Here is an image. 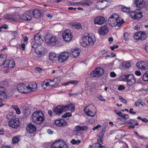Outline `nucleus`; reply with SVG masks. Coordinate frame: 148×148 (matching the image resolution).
<instances>
[{
	"label": "nucleus",
	"mask_w": 148,
	"mask_h": 148,
	"mask_svg": "<svg viewBox=\"0 0 148 148\" xmlns=\"http://www.w3.org/2000/svg\"><path fill=\"white\" fill-rule=\"evenodd\" d=\"M7 58L5 55H0V66L5 65L6 63Z\"/></svg>",
	"instance_id": "obj_29"
},
{
	"label": "nucleus",
	"mask_w": 148,
	"mask_h": 148,
	"mask_svg": "<svg viewBox=\"0 0 148 148\" xmlns=\"http://www.w3.org/2000/svg\"><path fill=\"white\" fill-rule=\"evenodd\" d=\"M136 82V79L134 77L133 75H130L129 77H128L127 82V85L131 86L134 85Z\"/></svg>",
	"instance_id": "obj_23"
},
{
	"label": "nucleus",
	"mask_w": 148,
	"mask_h": 148,
	"mask_svg": "<svg viewBox=\"0 0 148 148\" xmlns=\"http://www.w3.org/2000/svg\"><path fill=\"white\" fill-rule=\"evenodd\" d=\"M136 66L139 69L145 70L147 69V65L145 62H138L136 63Z\"/></svg>",
	"instance_id": "obj_26"
},
{
	"label": "nucleus",
	"mask_w": 148,
	"mask_h": 148,
	"mask_svg": "<svg viewBox=\"0 0 148 148\" xmlns=\"http://www.w3.org/2000/svg\"><path fill=\"white\" fill-rule=\"evenodd\" d=\"M105 21V19L103 17L99 16L96 17L94 21L95 24L101 25Z\"/></svg>",
	"instance_id": "obj_19"
},
{
	"label": "nucleus",
	"mask_w": 148,
	"mask_h": 148,
	"mask_svg": "<svg viewBox=\"0 0 148 148\" xmlns=\"http://www.w3.org/2000/svg\"><path fill=\"white\" fill-rule=\"evenodd\" d=\"M4 66V67H7L8 69L10 68H13L15 66V63L14 60H7L6 59V63Z\"/></svg>",
	"instance_id": "obj_24"
},
{
	"label": "nucleus",
	"mask_w": 148,
	"mask_h": 148,
	"mask_svg": "<svg viewBox=\"0 0 148 148\" xmlns=\"http://www.w3.org/2000/svg\"><path fill=\"white\" fill-rule=\"evenodd\" d=\"M51 148H68L66 143L63 140H59L53 143Z\"/></svg>",
	"instance_id": "obj_7"
},
{
	"label": "nucleus",
	"mask_w": 148,
	"mask_h": 148,
	"mask_svg": "<svg viewBox=\"0 0 148 148\" xmlns=\"http://www.w3.org/2000/svg\"><path fill=\"white\" fill-rule=\"evenodd\" d=\"M71 116V112H66L64 115L62 116V118H66L68 116Z\"/></svg>",
	"instance_id": "obj_51"
},
{
	"label": "nucleus",
	"mask_w": 148,
	"mask_h": 148,
	"mask_svg": "<svg viewBox=\"0 0 148 148\" xmlns=\"http://www.w3.org/2000/svg\"><path fill=\"white\" fill-rule=\"evenodd\" d=\"M67 108L65 106L59 105L53 109L54 112L58 115H60L63 112H66Z\"/></svg>",
	"instance_id": "obj_8"
},
{
	"label": "nucleus",
	"mask_w": 148,
	"mask_h": 148,
	"mask_svg": "<svg viewBox=\"0 0 148 148\" xmlns=\"http://www.w3.org/2000/svg\"><path fill=\"white\" fill-rule=\"evenodd\" d=\"M103 73V69L101 68H96L91 73L92 77H99Z\"/></svg>",
	"instance_id": "obj_13"
},
{
	"label": "nucleus",
	"mask_w": 148,
	"mask_h": 148,
	"mask_svg": "<svg viewBox=\"0 0 148 148\" xmlns=\"http://www.w3.org/2000/svg\"><path fill=\"white\" fill-rule=\"evenodd\" d=\"M45 42L48 46H53L58 43L60 39L54 36L48 37V36L45 37Z\"/></svg>",
	"instance_id": "obj_5"
},
{
	"label": "nucleus",
	"mask_w": 148,
	"mask_h": 148,
	"mask_svg": "<svg viewBox=\"0 0 148 148\" xmlns=\"http://www.w3.org/2000/svg\"><path fill=\"white\" fill-rule=\"evenodd\" d=\"M134 39L136 40H143L147 38V36L145 32H138L135 33L133 36Z\"/></svg>",
	"instance_id": "obj_9"
},
{
	"label": "nucleus",
	"mask_w": 148,
	"mask_h": 148,
	"mask_svg": "<svg viewBox=\"0 0 148 148\" xmlns=\"http://www.w3.org/2000/svg\"><path fill=\"white\" fill-rule=\"evenodd\" d=\"M130 75H131V74H125L122 75L121 77L122 80L123 81H127V79L128 78V77H129V76Z\"/></svg>",
	"instance_id": "obj_41"
},
{
	"label": "nucleus",
	"mask_w": 148,
	"mask_h": 148,
	"mask_svg": "<svg viewBox=\"0 0 148 148\" xmlns=\"http://www.w3.org/2000/svg\"><path fill=\"white\" fill-rule=\"evenodd\" d=\"M70 54V53L68 52L60 53L58 57V61L61 63L65 62L68 58Z\"/></svg>",
	"instance_id": "obj_10"
},
{
	"label": "nucleus",
	"mask_w": 148,
	"mask_h": 148,
	"mask_svg": "<svg viewBox=\"0 0 148 148\" xmlns=\"http://www.w3.org/2000/svg\"><path fill=\"white\" fill-rule=\"evenodd\" d=\"M121 10L122 11L127 13H128L130 11L129 8L125 6L121 8Z\"/></svg>",
	"instance_id": "obj_47"
},
{
	"label": "nucleus",
	"mask_w": 148,
	"mask_h": 148,
	"mask_svg": "<svg viewBox=\"0 0 148 148\" xmlns=\"http://www.w3.org/2000/svg\"><path fill=\"white\" fill-rule=\"evenodd\" d=\"M101 127V125L99 124L97 125L95 127H93L92 128V130H98L99 128Z\"/></svg>",
	"instance_id": "obj_62"
},
{
	"label": "nucleus",
	"mask_w": 148,
	"mask_h": 148,
	"mask_svg": "<svg viewBox=\"0 0 148 148\" xmlns=\"http://www.w3.org/2000/svg\"><path fill=\"white\" fill-rule=\"evenodd\" d=\"M28 82L23 83H19L17 85V89L18 91L23 93H28Z\"/></svg>",
	"instance_id": "obj_6"
},
{
	"label": "nucleus",
	"mask_w": 148,
	"mask_h": 148,
	"mask_svg": "<svg viewBox=\"0 0 148 148\" xmlns=\"http://www.w3.org/2000/svg\"><path fill=\"white\" fill-rule=\"evenodd\" d=\"M29 13V14L33 15V17L36 18H38L41 15L40 12L36 9L30 10Z\"/></svg>",
	"instance_id": "obj_18"
},
{
	"label": "nucleus",
	"mask_w": 148,
	"mask_h": 148,
	"mask_svg": "<svg viewBox=\"0 0 148 148\" xmlns=\"http://www.w3.org/2000/svg\"><path fill=\"white\" fill-rule=\"evenodd\" d=\"M62 36L64 40L67 42H70L72 38V34L69 29H66L63 33Z\"/></svg>",
	"instance_id": "obj_11"
},
{
	"label": "nucleus",
	"mask_w": 148,
	"mask_h": 148,
	"mask_svg": "<svg viewBox=\"0 0 148 148\" xmlns=\"http://www.w3.org/2000/svg\"><path fill=\"white\" fill-rule=\"evenodd\" d=\"M53 81L50 79H46L41 83L42 86L44 89H45L48 86H52L54 85V84H51Z\"/></svg>",
	"instance_id": "obj_20"
},
{
	"label": "nucleus",
	"mask_w": 148,
	"mask_h": 148,
	"mask_svg": "<svg viewBox=\"0 0 148 148\" xmlns=\"http://www.w3.org/2000/svg\"><path fill=\"white\" fill-rule=\"evenodd\" d=\"M82 46L86 47L88 45L92 46L94 44V42L96 41L95 39H93L92 37L88 35L87 36H85L82 38Z\"/></svg>",
	"instance_id": "obj_3"
},
{
	"label": "nucleus",
	"mask_w": 148,
	"mask_h": 148,
	"mask_svg": "<svg viewBox=\"0 0 148 148\" xmlns=\"http://www.w3.org/2000/svg\"><path fill=\"white\" fill-rule=\"evenodd\" d=\"M67 108V109L66 110V111L68 110H74L75 109V108L72 104H69L65 106Z\"/></svg>",
	"instance_id": "obj_39"
},
{
	"label": "nucleus",
	"mask_w": 148,
	"mask_h": 148,
	"mask_svg": "<svg viewBox=\"0 0 148 148\" xmlns=\"http://www.w3.org/2000/svg\"><path fill=\"white\" fill-rule=\"evenodd\" d=\"M141 9L146 10H148V3H147L144 6L143 5V8Z\"/></svg>",
	"instance_id": "obj_57"
},
{
	"label": "nucleus",
	"mask_w": 148,
	"mask_h": 148,
	"mask_svg": "<svg viewBox=\"0 0 148 148\" xmlns=\"http://www.w3.org/2000/svg\"><path fill=\"white\" fill-rule=\"evenodd\" d=\"M14 16L7 14H5L4 17V18L7 20H11L13 21Z\"/></svg>",
	"instance_id": "obj_42"
},
{
	"label": "nucleus",
	"mask_w": 148,
	"mask_h": 148,
	"mask_svg": "<svg viewBox=\"0 0 148 148\" xmlns=\"http://www.w3.org/2000/svg\"><path fill=\"white\" fill-rule=\"evenodd\" d=\"M142 79L144 81H148V71H147L143 74Z\"/></svg>",
	"instance_id": "obj_40"
},
{
	"label": "nucleus",
	"mask_w": 148,
	"mask_h": 148,
	"mask_svg": "<svg viewBox=\"0 0 148 148\" xmlns=\"http://www.w3.org/2000/svg\"><path fill=\"white\" fill-rule=\"evenodd\" d=\"M8 125L10 127L16 128L20 125V121L18 118H14L8 122Z\"/></svg>",
	"instance_id": "obj_12"
},
{
	"label": "nucleus",
	"mask_w": 148,
	"mask_h": 148,
	"mask_svg": "<svg viewBox=\"0 0 148 148\" xmlns=\"http://www.w3.org/2000/svg\"><path fill=\"white\" fill-rule=\"evenodd\" d=\"M81 131H84L88 129V127L87 126H80Z\"/></svg>",
	"instance_id": "obj_58"
},
{
	"label": "nucleus",
	"mask_w": 148,
	"mask_h": 148,
	"mask_svg": "<svg viewBox=\"0 0 148 148\" xmlns=\"http://www.w3.org/2000/svg\"><path fill=\"white\" fill-rule=\"evenodd\" d=\"M56 125L58 127L64 126L66 124V122L64 119H61L56 120L55 121Z\"/></svg>",
	"instance_id": "obj_25"
},
{
	"label": "nucleus",
	"mask_w": 148,
	"mask_h": 148,
	"mask_svg": "<svg viewBox=\"0 0 148 148\" xmlns=\"http://www.w3.org/2000/svg\"><path fill=\"white\" fill-rule=\"evenodd\" d=\"M74 27L77 29H79L81 27V25L80 23H78L75 25Z\"/></svg>",
	"instance_id": "obj_59"
},
{
	"label": "nucleus",
	"mask_w": 148,
	"mask_h": 148,
	"mask_svg": "<svg viewBox=\"0 0 148 148\" xmlns=\"http://www.w3.org/2000/svg\"><path fill=\"white\" fill-rule=\"evenodd\" d=\"M98 98L101 101H106V100L102 96H99L98 97Z\"/></svg>",
	"instance_id": "obj_63"
},
{
	"label": "nucleus",
	"mask_w": 148,
	"mask_h": 148,
	"mask_svg": "<svg viewBox=\"0 0 148 148\" xmlns=\"http://www.w3.org/2000/svg\"><path fill=\"white\" fill-rule=\"evenodd\" d=\"M32 18L31 16L26 13L21 15V19L26 21H30Z\"/></svg>",
	"instance_id": "obj_33"
},
{
	"label": "nucleus",
	"mask_w": 148,
	"mask_h": 148,
	"mask_svg": "<svg viewBox=\"0 0 148 148\" xmlns=\"http://www.w3.org/2000/svg\"><path fill=\"white\" fill-rule=\"evenodd\" d=\"M138 10L131 12L130 17L134 19H139L142 17L143 15L141 12H138Z\"/></svg>",
	"instance_id": "obj_14"
},
{
	"label": "nucleus",
	"mask_w": 148,
	"mask_h": 148,
	"mask_svg": "<svg viewBox=\"0 0 148 148\" xmlns=\"http://www.w3.org/2000/svg\"><path fill=\"white\" fill-rule=\"evenodd\" d=\"M108 31V29L106 25L102 26L99 30V34L102 36L106 35Z\"/></svg>",
	"instance_id": "obj_22"
},
{
	"label": "nucleus",
	"mask_w": 148,
	"mask_h": 148,
	"mask_svg": "<svg viewBox=\"0 0 148 148\" xmlns=\"http://www.w3.org/2000/svg\"><path fill=\"white\" fill-rule=\"evenodd\" d=\"M141 101L140 99H138L135 103V106H138L141 104Z\"/></svg>",
	"instance_id": "obj_55"
},
{
	"label": "nucleus",
	"mask_w": 148,
	"mask_h": 148,
	"mask_svg": "<svg viewBox=\"0 0 148 148\" xmlns=\"http://www.w3.org/2000/svg\"><path fill=\"white\" fill-rule=\"evenodd\" d=\"M23 113L24 116H26L29 115L30 114V112L29 109H25L23 110Z\"/></svg>",
	"instance_id": "obj_44"
},
{
	"label": "nucleus",
	"mask_w": 148,
	"mask_h": 148,
	"mask_svg": "<svg viewBox=\"0 0 148 148\" xmlns=\"http://www.w3.org/2000/svg\"><path fill=\"white\" fill-rule=\"evenodd\" d=\"M134 120L131 119L127 121L126 122H125V123L128 124H132V122H134Z\"/></svg>",
	"instance_id": "obj_56"
},
{
	"label": "nucleus",
	"mask_w": 148,
	"mask_h": 148,
	"mask_svg": "<svg viewBox=\"0 0 148 148\" xmlns=\"http://www.w3.org/2000/svg\"><path fill=\"white\" fill-rule=\"evenodd\" d=\"M35 51L37 54L42 55L46 53V49L43 46L39 45L36 47Z\"/></svg>",
	"instance_id": "obj_15"
},
{
	"label": "nucleus",
	"mask_w": 148,
	"mask_h": 148,
	"mask_svg": "<svg viewBox=\"0 0 148 148\" xmlns=\"http://www.w3.org/2000/svg\"><path fill=\"white\" fill-rule=\"evenodd\" d=\"M13 113L11 112H9L6 116V118L8 119H11L13 118Z\"/></svg>",
	"instance_id": "obj_49"
},
{
	"label": "nucleus",
	"mask_w": 148,
	"mask_h": 148,
	"mask_svg": "<svg viewBox=\"0 0 148 148\" xmlns=\"http://www.w3.org/2000/svg\"><path fill=\"white\" fill-rule=\"evenodd\" d=\"M79 4H81L84 6H90L92 4V2L90 0H84L79 2Z\"/></svg>",
	"instance_id": "obj_32"
},
{
	"label": "nucleus",
	"mask_w": 148,
	"mask_h": 148,
	"mask_svg": "<svg viewBox=\"0 0 148 148\" xmlns=\"http://www.w3.org/2000/svg\"><path fill=\"white\" fill-rule=\"evenodd\" d=\"M45 117L43 113L40 111L34 112L32 115L33 122L37 124L41 123L45 120Z\"/></svg>",
	"instance_id": "obj_2"
},
{
	"label": "nucleus",
	"mask_w": 148,
	"mask_h": 148,
	"mask_svg": "<svg viewBox=\"0 0 148 148\" xmlns=\"http://www.w3.org/2000/svg\"><path fill=\"white\" fill-rule=\"evenodd\" d=\"M80 52V49H76L72 51V55L73 58H76L79 55Z\"/></svg>",
	"instance_id": "obj_30"
},
{
	"label": "nucleus",
	"mask_w": 148,
	"mask_h": 148,
	"mask_svg": "<svg viewBox=\"0 0 148 148\" xmlns=\"http://www.w3.org/2000/svg\"><path fill=\"white\" fill-rule=\"evenodd\" d=\"M10 33L11 35L14 37L17 36L18 35V32L16 31H11Z\"/></svg>",
	"instance_id": "obj_53"
},
{
	"label": "nucleus",
	"mask_w": 148,
	"mask_h": 148,
	"mask_svg": "<svg viewBox=\"0 0 148 148\" xmlns=\"http://www.w3.org/2000/svg\"><path fill=\"white\" fill-rule=\"evenodd\" d=\"M145 2L143 0H135V3L137 7H138L140 9H141L143 5L145 4Z\"/></svg>",
	"instance_id": "obj_27"
},
{
	"label": "nucleus",
	"mask_w": 148,
	"mask_h": 148,
	"mask_svg": "<svg viewBox=\"0 0 148 148\" xmlns=\"http://www.w3.org/2000/svg\"><path fill=\"white\" fill-rule=\"evenodd\" d=\"M105 146L99 143H95L92 145L90 148H105Z\"/></svg>",
	"instance_id": "obj_35"
},
{
	"label": "nucleus",
	"mask_w": 148,
	"mask_h": 148,
	"mask_svg": "<svg viewBox=\"0 0 148 148\" xmlns=\"http://www.w3.org/2000/svg\"><path fill=\"white\" fill-rule=\"evenodd\" d=\"M125 87L123 85H120L119 86L118 88V90H121L125 89Z\"/></svg>",
	"instance_id": "obj_60"
},
{
	"label": "nucleus",
	"mask_w": 148,
	"mask_h": 148,
	"mask_svg": "<svg viewBox=\"0 0 148 148\" xmlns=\"http://www.w3.org/2000/svg\"><path fill=\"white\" fill-rule=\"evenodd\" d=\"M108 1L106 0H104V1H102L98 2V4L99 6L101 7L99 8V9L102 10L104 9L106 7H107L106 5H105V4L103 3V2L104 1Z\"/></svg>",
	"instance_id": "obj_36"
},
{
	"label": "nucleus",
	"mask_w": 148,
	"mask_h": 148,
	"mask_svg": "<svg viewBox=\"0 0 148 148\" xmlns=\"http://www.w3.org/2000/svg\"><path fill=\"white\" fill-rule=\"evenodd\" d=\"M28 92L35 91L37 89V86L36 83L32 82H28Z\"/></svg>",
	"instance_id": "obj_16"
},
{
	"label": "nucleus",
	"mask_w": 148,
	"mask_h": 148,
	"mask_svg": "<svg viewBox=\"0 0 148 148\" xmlns=\"http://www.w3.org/2000/svg\"><path fill=\"white\" fill-rule=\"evenodd\" d=\"M84 110L87 115L92 117L94 116L96 112V108L91 104L88 105L85 107Z\"/></svg>",
	"instance_id": "obj_4"
},
{
	"label": "nucleus",
	"mask_w": 148,
	"mask_h": 148,
	"mask_svg": "<svg viewBox=\"0 0 148 148\" xmlns=\"http://www.w3.org/2000/svg\"><path fill=\"white\" fill-rule=\"evenodd\" d=\"M19 138L16 136H14L12 140V143H16L19 142Z\"/></svg>",
	"instance_id": "obj_45"
},
{
	"label": "nucleus",
	"mask_w": 148,
	"mask_h": 148,
	"mask_svg": "<svg viewBox=\"0 0 148 148\" xmlns=\"http://www.w3.org/2000/svg\"><path fill=\"white\" fill-rule=\"evenodd\" d=\"M110 75L111 77H115L116 76V74L113 72H111L110 73Z\"/></svg>",
	"instance_id": "obj_64"
},
{
	"label": "nucleus",
	"mask_w": 148,
	"mask_h": 148,
	"mask_svg": "<svg viewBox=\"0 0 148 148\" xmlns=\"http://www.w3.org/2000/svg\"><path fill=\"white\" fill-rule=\"evenodd\" d=\"M21 19V15H16L14 16L13 21H18Z\"/></svg>",
	"instance_id": "obj_43"
},
{
	"label": "nucleus",
	"mask_w": 148,
	"mask_h": 148,
	"mask_svg": "<svg viewBox=\"0 0 148 148\" xmlns=\"http://www.w3.org/2000/svg\"><path fill=\"white\" fill-rule=\"evenodd\" d=\"M120 101L126 104L127 103V101L126 99L123 98L122 96H120L119 97Z\"/></svg>",
	"instance_id": "obj_52"
},
{
	"label": "nucleus",
	"mask_w": 148,
	"mask_h": 148,
	"mask_svg": "<svg viewBox=\"0 0 148 148\" xmlns=\"http://www.w3.org/2000/svg\"><path fill=\"white\" fill-rule=\"evenodd\" d=\"M129 118V116L128 114H123L121 118H123L125 120H127Z\"/></svg>",
	"instance_id": "obj_54"
},
{
	"label": "nucleus",
	"mask_w": 148,
	"mask_h": 148,
	"mask_svg": "<svg viewBox=\"0 0 148 148\" xmlns=\"http://www.w3.org/2000/svg\"><path fill=\"white\" fill-rule=\"evenodd\" d=\"M128 36L129 34L128 33L126 32L124 33L123 35V38L125 40V41L128 40Z\"/></svg>",
	"instance_id": "obj_50"
},
{
	"label": "nucleus",
	"mask_w": 148,
	"mask_h": 148,
	"mask_svg": "<svg viewBox=\"0 0 148 148\" xmlns=\"http://www.w3.org/2000/svg\"><path fill=\"white\" fill-rule=\"evenodd\" d=\"M35 69L37 71H38L39 73H41L43 71V70L42 69L39 67H36Z\"/></svg>",
	"instance_id": "obj_61"
},
{
	"label": "nucleus",
	"mask_w": 148,
	"mask_h": 148,
	"mask_svg": "<svg viewBox=\"0 0 148 148\" xmlns=\"http://www.w3.org/2000/svg\"><path fill=\"white\" fill-rule=\"evenodd\" d=\"M49 59L52 62H54L57 60L56 54L54 52H51L49 53Z\"/></svg>",
	"instance_id": "obj_31"
},
{
	"label": "nucleus",
	"mask_w": 148,
	"mask_h": 148,
	"mask_svg": "<svg viewBox=\"0 0 148 148\" xmlns=\"http://www.w3.org/2000/svg\"><path fill=\"white\" fill-rule=\"evenodd\" d=\"M108 22L109 25L112 27L117 25L118 27H121L123 23V22L120 21V18L118 16L115 14H113L109 18Z\"/></svg>",
	"instance_id": "obj_1"
},
{
	"label": "nucleus",
	"mask_w": 148,
	"mask_h": 148,
	"mask_svg": "<svg viewBox=\"0 0 148 148\" xmlns=\"http://www.w3.org/2000/svg\"><path fill=\"white\" fill-rule=\"evenodd\" d=\"M34 40L35 43L38 45H41L44 42L43 40L41 38V36L38 34H37L34 36Z\"/></svg>",
	"instance_id": "obj_21"
},
{
	"label": "nucleus",
	"mask_w": 148,
	"mask_h": 148,
	"mask_svg": "<svg viewBox=\"0 0 148 148\" xmlns=\"http://www.w3.org/2000/svg\"><path fill=\"white\" fill-rule=\"evenodd\" d=\"M6 98V96L5 92V88L3 87L0 88V102L3 99Z\"/></svg>",
	"instance_id": "obj_28"
},
{
	"label": "nucleus",
	"mask_w": 148,
	"mask_h": 148,
	"mask_svg": "<svg viewBox=\"0 0 148 148\" xmlns=\"http://www.w3.org/2000/svg\"><path fill=\"white\" fill-rule=\"evenodd\" d=\"M102 134H99L97 135V136L98 138L97 139L98 142L97 143H99V144H102L103 138V136Z\"/></svg>",
	"instance_id": "obj_37"
},
{
	"label": "nucleus",
	"mask_w": 148,
	"mask_h": 148,
	"mask_svg": "<svg viewBox=\"0 0 148 148\" xmlns=\"http://www.w3.org/2000/svg\"><path fill=\"white\" fill-rule=\"evenodd\" d=\"M81 143L79 140H75L74 139H73L71 141V143L73 145H78Z\"/></svg>",
	"instance_id": "obj_46"
},
{
	"label": "nucleus",
	"mask_w": 148,
	"mask_h": 148,
	"mask_svg": "<svg viewBox=\"0 0 148 148\" xmlns=\"http://www.w3.org/2000/svg\"><path fill=\"white\" fill-rule=\"evenodd\" d=\"M12 108L15 110L17 114H19L21 113L20 110L17 105H12Z\"/></svg>",
	"instance_id": "obj_38"
},
{
	"label": "nucleus",
	"mask_w": 148,
	"mask_h": 148,
	"mask_svg": "<svg viewBox=\"0 0 148 148\" xmlns=\"http://www.w3.org/2000/svg\"><path fill=\"white\" fill-rule=\"evenodd\" d=\"M124 132L123 131H120L117 134L116 138L120 139L123 138L124 136H125V134H124Z\"/></svg>",
	"instance_id": "obj_34"
},
{
	"label": "nucleus",
	"mask_w": 148,
	"mask_h": 148,
	"mask_svg": "<svg viewBox=\"0 0 148 148\" xmlns=\"http://www.w3.org/2000/svg\"><path fill=\"white\" fill-rule=\"evenodd\" d=\"M36 127L34 124L31 123L27 125L26 130L28 132L30 133H34L36 130Z\"/></svg>",
	"instance_id": "obj_17"
},
{
	"label": "nucleus",
	"mask_w": 148,
	"mask_h": 148,
	"mask_svg": "<svg viewBox=\"0 0 148 148\" xmlns=\"http://www.w3.org/2000/svg\"><path fill=\"white\" fill-rule=\"evenodd\" d=\"M123 66L124 68L127 69L130 66V63L129 62H126L123 64Z\"/></svg>",
	"instance_id": "obj_48"
}]
</instances>
